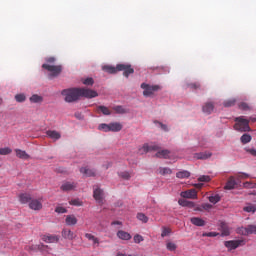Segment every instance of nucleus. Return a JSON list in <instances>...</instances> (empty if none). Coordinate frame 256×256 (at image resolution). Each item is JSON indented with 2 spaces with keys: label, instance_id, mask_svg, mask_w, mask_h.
Here are the masks:
<instances>
[{
  "label": "nucleus",
  "instance_id": "nucleus-14",
  "mask_svg": "<svg viewBox=\"0 0 256 256\" xmlns=\"http://www.w3.org/2000/svg\"><path fill=\"white\" fill-rule=\"evenodd\" d=\"M18 199H19L20 203H22V205H27V203L28 204L31 203V200L33 198L31 197V194H29V193H21V194H19Z\"/></svg>",
  "mask_w": 256,
  "mask_h": 256
},
{
  "label": "nucleus",
  "instance_id": "nucleus-2",
  "mask_svg": "<svg viewBox=\"0 0 256 256\" xmlns=\"http://www.w3.org/2000/svg\"><path fill=\"white\" fill-rule=\"evenodd\" d=\"M236 124L234 125V129L236 131H240V133H246L247 131H251V127H249V120L241 117H237L235 119Z\"/></svg>",
  "mask_w": 256,
  "mask_h": 256
},
{
  "label": "nucleus",
  "instance_id": "nucleus-23",
  "mask_svg": "<svg viewBox=\"0 0 256 256\" xmlns=\"http://www.w3.org/2000/svg\"><path fill=\"white\" fill-rule=\"evenodd\" d=\"M46 135L50 138L53 139L54 141H57L61 139V133L55 131V130H48L46 132Z\"/></svg>",
  "mask_w": 256,
  "mask_h": 256
},
{
  "label": "nucleus",
  "instance_id": "nucleus-32",
  "mask_svg": "<svg viewBox=\"0 0 256 256\" xmlns=\"http://www.w3.org/2000/svg\"><path fill=\"white\" fill-rule=\"evenodd\" d=\"M210 152H199L194 155L195 159H209L211 157Z\"/></svg>",
  "mask_w": 256,
  "mask_h": 256
},
{
  "label": "nucleus",
  "instance_id": "nucleus-60",
  "mask_svg": "<svg viewBox=\"0 0 256 256\" xmlns=\"http://www.w3.org/2000/svg\"><path fill=\"white\" fill-rule=\"evenodd\" d=\"M156 123H158V125L161 127V129L163 131H169V129L167 128V125H165V124H163L161 122H156Z\"/></svg>",
  "mask_w": 256,
  "mask_h": 256
},
{
  "label": "nucleus",
  "instance_id": "nucleus-1",
  "mask_svg": "<svg viewBox=\"0 0 256 256\" xmlns=\"http://www.w3.org/2000/svg\"><path fill=\"white\" fill-rule=\"evenodd\" d=\"M61 95H63L66 103H75V101H79L81 97L79 88L64 89Z\"/></svg>",
  "mask_w": 256,
  "mask_h": 256
},
{
  "label": "nucleus",
  "instance_id": "nucleus-49",
  "mask_svg": "<svg viewBox=\"0 0 256 256\" xmlns=\"http://www.w3.org/2000/svg\"><path fill=\"white\" fill-rule=\"evenodd\" d=\"M248 234L256 235V225H248Z\"/></svg>",
  "mask_w": 256,
  "mask_h": 256
},
{
  "label": "nucleus",
  "instance_id": "nucleus-55",
  "mask_svg": "<svg viewBox=\"0 0 256 256\" xmlns=\"http://www.w3.org/2000/svg\"><path fill=\"white\" fill-rule=\"evenodd\" d=\"M246 153L252 155V157H256V149L255 148H245Z\"/></svg>",
  "mask_w": 256,
  "mask_h": 256
},
{
  "label": "nucleus",
  "instance_id": "nucleus-15",
  "mask_svg": "<svg viewBox=\"0 0 256 256\" xmlns=\"http://www.w3.org/2000/svg\"><path fill=\"white\" fill-rule=\"evenodd\" d=\"M76 187H77V184L75 182H64L61 185L60 189L61 191L67 192V191H73L74 189H76Z\"/></svg>",
  "mask_w": 256,
  "mask_h": 256
},
{
  "label": "nucleus",
  "instance_id": "nucleus-3",
  "mask_svg": "<svg viewBox=\"0 0 256 256\" xmlns=\"http://www.w3.org/2000/svg\"><path fill=\"white\" fill-rule=\"evenodd\" d=\"M42 69L50 73V77H59L63 71L62 65L43 64Z\"/></svg>",
  "mask_w": 256,
  "mask_h": 256
},
{
  "label": "nucleus",
  "instance_id": "nucleus-4",
  "mask_svg": "<svg viewBox=\"0 0 256 256\" xmlns=\"http://www.w3.org/2000/svg\"><path fill=\"white\" fill-rule=\"evenodd\" d=\"M141 89H143V95L144 97H151V95H154L157 93V91H161L160 85H149L147 83L141 84Z\"/></svg>",
  "mask_w": 256,
  "mask_h": 256
},
{
  "label": "nucleus",
  "instance_id": "nucleus-25",
  "mask_svg": "<svg viewBox=\"0 0 256 256\" xmlns=\"http://www.w3.org/2000/svg\"><path fill=\"white\" fill-rule=\"evenodd\" d=\"M171 152L169 150H160L155 154L158 159H168Z\"/></svg>",
  "mask_w": 256,
  "mask_h": 256
},
{
  "label": "nucleus",
  "instance_id": "nucleus-39",
  "mask_svg": "<svg viewBox=\"0 0 256 256\" xmlns=\"http://www.w3.org/2000/svg\"><path fill=\"white\" fill-rule=\"evenodd\" d=\"M97 111H101L103 115H111V110H109L107 106H98Z\"/></svg>",
  "mask_w": 256,
  "mask_h": 256
},
{
  "label": "nucleus",
  "instance_id": "nucleus-11",
  "mask_svg": "<svg viewBox=\"0 0 256 256\" xmlns=\"http://www.w3.org/2000/svg\"><path fill=\"white\" fill-rule=\"evenodd\" d=\"M149 151H159V145L157 144H144L142 148H140V153H149Z\"/></svg>",
  "mask_w": 256,
  "mask_h": 256
},
{
  "label": "nucleus",
  "instance_id": "nucleus-31",
  "mask_svg": "<svg viewBox=\"0 0 256 256\" xmlns=\"http://www.w3.org/2000/svg\"><path fill=\"white\" fill-rule=\"evenodd\" d=\"M243 211H245V213H255V212H256V205H255V204L248 203V204H246V206L243 208Z\"/></svg>",
  "mask_w": 256,
  "mask_h": 256
},
{
  "label": "nucleus",
  "instance_id": "nucleus-21",
  "mask_svg": "<svg viewBox=\"0 0 256 256\" xmlns=\"http://www.w3.org/2000/svg\"><path fill=\"white\" fill-rule=\"evenodd\" d=\"M117 237L122 241H131V235L128 232H125L123 230H119L117 232Z\"/></svg>",
  "mask_w": 256,
  "mask_h": 256
},
{
  "label": "nucleus",
  "instance_id": "nucleus-16",
  "mask_svg": "<svg viewBox=\"0 0 256 256\" xmlns=\"http://www.w3.org/2000/svg\"><path fill=\"white\" fill-rule=\"evenodd\" d=\"M213 109H215V105L212 102H207L202 107V111L203 113H206V115H211L213 113Z\"/></svg>",
  "mask_w": 256,
  "mask_h": 256
},
{
  "label": "nucleus",
  "instance_id": "nucleus-61",
  "mask_svg": "<svg viewBox=\"0 0 256 256\" xmlns=\"http://www.w3.org/2000/svg\"><path fill=\"white\" fill-rule=\"evenodd\" d=\"M55 61H56L55 57H49V58H46V62H48V63H49V65H51V64H53V63H55Z\"/></svg>",
  "mask_w": 256,
  "mask_h": 256
},
{
  "label": "nucleus",
  "instance_id": "nucleus-10",
  "mask_svg": "<svg viewBox=\"0 0 256 256\" xmlns=\"http://www.w3.org/2000/svg\"><path fill=\"white\" fill-rule=\"evenodd\" d=\"M181 197L183 199H197V190L195 189H190L184 192H181Z\"/></svg>",
  "mask_w": 256,
  "mask_h": 256
},
{
  "label": "nucleus",
  "instance_id": "nucleus-35",
  "mask_svg": "<svg viewBox=\"0 0 256 256\" xmlns=\"http://www.w3.org/2000/svg\"><path fill=\"white\" fill-rule=\"evenodd\" d=\"M238 108L241 111H251V106L249 104H247V102H240L238 104Z\"/></svg>",
  "mask_w": 256,
  "mask_h": 256
},
{
  "label": "nucleus",
  "instance_id": "nucleus-20",
  "mask_svg": "<svg viewBox=\"0 0 256 256\" xmlns=\"http://www.w3.org/2000/svg\"><path fill=\"white\" fill-rule=\"evenodd\" d=\"M80 173H82L84 177H95V170L89 169L87 167L80 168Z\"/></svg>",
  "mask_w": 256,
  "mask_h": 256
},
{
  "label": "nucleus",
  "instance_id": "nucleus-6",
  "mask_svg": "<svg viewBox=\"0 0 256 256\" xmlns=\"http://www.w3.org/2000/svg\"><path fill=\"white\" fill-rule=\"evenodd\" d=\"M32 211H41L43 209V198L33 199L28 204Z\"/></svg>",
  "mask_w": 256,
  "mask_h": 256
},
{
  "label": "nucleus",
  "instance_id": "nucleus-37",
  "mask_svg": "<svg viewBox=\"0 0 256 256\" xmlns=\"http://www.w3.org/2000/svg\"><path fill=\"white\" fill-rule=\"evenodd\" d=\"M99 131H104V133H109L111 131L110 124L102 123L98 126Z\"/></svg>",
  "mask_w": 256,
  "mask_h": 256
},
{
  "label": "nucleus",
  "instance_id": "nucleus-52",
  "mask_svg": "<svg viewBox=\"0 0 256 256\" xmlns=\"http://www.w3.org/2000/svg\"><path fill=\"white\" fill-rule=\"evenodd\" d=\"M143 241H145V239L143 238V236H141V235H139V234H136V235L134 236V243H141V242H143Z\"/></svg>",
  "mask_w": 256,
  "mask_h": 256
},
{
  "label": "nucleus",
  "instance_id": "nucleus-57",
  "mask_svg": "<svg viewBox=\"0 0 256 256\" xmlns=\"http://www.w3.org/2000/svg\"><path fill=\"white\" fill-rule=\"evenodd\" d=\"M55 212L56 213H67V208L58 206V207L55 208Z\"/></svg>",
  "mask_w": 256,
  "mask_h": 256
},
{
  "label": "nucleus",
  "instance_id": "nucleus-64",
  "mask_svg": "<svg viewBox=\"0 0 256 256\" xmlns=\"http://www.w3.org/2000/svg\"><path fill=\"white\" fill-rule=\"evenodd\" d=\"M117 256H131V255H127V254H123V253H118Z\"/></svg>",
  "mask_w": 256,
  "mask_h": 256
},
{
  "label": "nucleus",
  "instance_id": "nucleus-5",
  "mask_svg": "<svg viewBox=\"0 0 256 256\" xmlns=\"http://www.w3.org/2000/svg\"><path fill=\"white\" fill-rule=\"evenodd\" d=\"M80 97H86V99H93L95 97H99V93L95 90L87 89V88H79Z\"/></svg>",
  "mask_w": 256,
  "mask_h": 256
},
{
  "label": "nucleus",
  "instance_id": "nucleus-38",
  "mask_svg": "<svg viewBox=\"0 0 256 256\" xmlns=\"http://www.w3.org/2000/svg\"><path fill=\"white\" fill-rule=\"evenodd\" d=\"M209 201L210 203H213V205L219 203V201H221V196H219V194H216L214 196H209Z\"/></svg>",
  "mask_w": 256,
  "mask_h": 256
},
{
  "label": "nucleus",
  "instance_id": "nucleus-62",
  "mask_svg": "<svg viewBox=\"0 0 256 256\" xmlns=\"http://www.w3.org/2000/svg\"><path fill=\"white\" fill-rule=\"evenodd\" d=\"M240 177L241 179H247V177H249V174L242 173Z\"/></svg>",
  "mask_w": 256,
  "mask_h": 256
},
{
  "label": "nucleus",
  "instance_id": "nucleus-28",
  "mask_svg": "<svg viewBox=\"0 0 256 256\" xmlns=\"http://www.w3.org/2000/svg\"><path fill=\"white\" fill-rule=\"evenodd\" d=\"M178 179H189L191 177V172L187 170H182L176 173Z\"/></svg>",
  "mask_w": 256,
  "mask_h": 256
},
{
  "label": "nucleus",
  "instance_id": "nucleus-7",
  "mask_svg": "<svg viewBox=\"0 0 256 256\" xmlns=\"http://www.w3.org/2000/svg\"><path fill=\"white\" fill-rule=\"evenodd\" d=\"M118 70L123 71L124 77H129L135 73V69L131 67V64H118Z\"/></svg>",
  "mask_w": 256,
  "mask_h": 256
},
{
  "label": "nucleus",
  "instance_id": "nucleus-18",
  "mask_svg": "<svg viewBox=\"0 0 256 256\" xmlns=\"http://www.w3.org/2000/svg\"><path fill=\"white\" fill-rule=\"evenodd\" d=\"M105 73H110L111 75H115V73H119L118 64L115 66L105 65L102 67Z\"/></svg>",
  "mask_w": 256,
  "mask_h": 256
},
{
  "label": "nucleus",
  "instance_id": "nucleus-9",
  "mask_svg": "<svg viewBox=\"0 0 256 256\" xmlns=\"http://www.w3.org/2000/svg\"><path fill=\"white\" fill-rule=\"evenodd\" d=\"M93 197L95 201H97V203H103V197H105V194L103 193L101 188H99V186L94 187Z\"/></svg>",
  "mask_w": 256,
  "mask_h": 256
},
{
  "label": "nucleus",
  "instance_id": "nucleus-51",
  "mask_svg": "<svg viewBox=\"0 0 256 256\" xmlns=\"http://www.w3.org/2000/svg\"><path fill=\"white\" fill-rule=\"evenodd\" d=\"M15 99L18 103H23V101H25L26 97L24 96V94H17L15 96Z\"/></svg>",
  "mask_w": 256,
  "mask_h": 256
},
{
  "label": "nucleus",
  "instance_id": "nucleus-47",
  "mask_svg": "<svg viewBox=\"0 0 256 256\" xmlns=\"http://www.w3.org/2000/svg\"><path fill=\"white\" fill-rule=\"evenodd\" d=\"M10 153H12L11 148H0V155H10Z\"/></svg>",
  "mask_w": 256,
  "mask_h": 256
},
{
  "label": "nucleus",
  "instance_id": "nucleus-24",
  "mask_svg": "<svg viewBox=\"0 0 256 256\" xmlns=\"http://www.w3.org/2000/svg\"><path fill=\"white\" fill-rule=\"evenodd\" d=\"M178 205L181 207H189V209H193L195 207V202L185 200V199H180L178 200Z\"/></svg>",
  "mask_w": 256,
  "mask_h": 256
},
{
  "label": "nucleus",
  "instance_id": "nucleus-45",
  "mask_svg": "<svg viewBox=\"0 0 256 256\" xmlns=\"http://www.w3.org/2000/svg\"><path fill=\"white\" fill-rule=\"evenodd\" d=\"M198 181H200L201 183H209V181H211V176L202 175L198 178Z\"/></svg>",
  "mask_w": 256,
  "mask_h": 256
},
{
  "label": "nucleus",
  "instance_id": "nucleus-43",
  "mask_svg": "<svg viewBox=\"0 0 256 256\" xmlns=\"http://www.w3.org/2000/svg\"><path fill=\"white\" fill-rule=\"evenodd\" d=\"M119 177H121V179H125L126 181H129V179H131V173L127 171L120 172Z\"/></svg>",
  "mask_w": 256,
  "mask_h": 256
},
{
  "label": "nucleus",
  "instance_id": "nucleus-19",
  "mask_svg": "<svg viewBox=\"0 0 256 256\" xmlns=\"http://www.w3.org/2000/svg\"><path fill=\"white\" fill-rule=\"evenodd\" d=\"M192 225H195L196 227H205L206 222L205 220L199 218V217H192L190 219Z\"/></svg>",
  "mask_w": 256,
  "mask_h": 256
},
{
  "label": "nucleus",
  "instance_id": "nucleus-44",
  "mask_svg": "<svg viewBox=\"0 0 256 256\" xmlns=\"http://www.w3.org/2000/svg\"><path fill=\"white\" fill-rule=\"evenodd\" d=\"M166 249H168V251H175L177 249V244L173 242H167Z\"/></svg>",
  "mask_w": 256,
  "mask_h": 256
},
{
  "label": "nucleus",
  "instance_id": "nucleus-13",
  "mask_svg": "<svg viewBox=\"0 0 256 256\" xmlns=\"http://www.w3.org/2000/svg\"><path fill=\"white\" fill-rule=\"evenodd\" d=\"M42 241H44V243H59V236L46 234L42 236Z\"/></svg>",
  "mask_w": 256,
  "mask_h": 256
},
{
  "label": "nucleus",
  "instance_id": "nucleus-50",
  "mask_svg": "<svg viewBox=\"0 0 256 256\" xmlns=\"http://www.w3.org/2000/svg\"><path fill=\"white\" fill-rule=\"evenodd\" d=\"M70 205H74L75 207H81L83 205V202L79 199H74L70 201Z\"/></svg>",
  "mask_w": 256,
  "mask_h": 256
},
{
  "label": "nucleus",
  "instance_id": "nucleus-29",
  "mask_svg": "<svg viewBox=\"0 0 256 256\" xmlns=\"http://www.w3.org/2000/svg\"><path fill=\"white\" fill-rule=\"evenodd\" d=\"M235 185H237V182L235 181V178L232 176L229 178L224 189H228V190L235 189Z\"/></svg>",
  "mask_w": 256,
  "mask_h": 256
},
{
  "label": "nucleus",
  "instance_id": "nucleus-12",
  "mask_svg": "<svg viewBox=\"0 0 256 256\" xmlns=\"http://www.w3.org/2000/svg\"><path fill=\"white\" fill-rule=\"evenodd\" d=\"M62 237L63 239H67L68 241H73V239H75L77 236L73 231H71V229L64 228L62 230Z\"/></svg>",
  "mask_w": 256,
  "mask_h": 256
},
{
  "label": "nucleus",
  "instance_id": "nucleus-54",
  "mask_svg": "<svg viewBox=\"0 0 256 256\" xmlns=\"http://www.w3.org/2000/svg\"><path fill=\"white\" fill-rule=\"evenodd\" d=\"M217 235H219L217 232H205L202 234V237H217Z\"/></svg>",
  "mask_w": 256,
  "mask_h": 256
},
{
  "label": "nucleus",
  "instance_id": "nucleus-30",
  "mask_svg": "<svg viewBox=\"0 0 256 256\" xmlns=\"http://www.w3.org/2000/svg\"><path fill=\"white\" fill-rule=\"evenodd\" d=\"M85 237L86 239H88V241H92L93 245L99 246V238H97L95 235L91 233H86Z\"/></svg>",
  "mask_w": 256,
  "mask_h": 256
},
{
  "label": "nucleus",
  "instance_id": "nucleus-53",
  "mask_svg": "<svg viewBox=\"0 0 256 256\" xmlns=\"http://www.w3.org/2000/svg\"><path fill=\"white\" fill-rule=\"evenodd\" d=\"M169 235H171V229L163 228L162 233H161V237H167Z\"/></svg>",
  "mask_w": 256,
  "mask_h": 256
},
{
  "label": "nucleus",
  "instance_id": "nucleus-33",
  "mask_svg": "<svg viewBox=\"0 0 256 256\" xmlns=\"http://www.w3.org/2000/svg\"><path fill=\"white\" fill-rule=\"evenodd\" d=\"M236 233L238 235H244V236H248L249 235V228L247 227H239L236 229Z\"/></svg>",
  "mask_w": 256,
  "mask_h": 256
},
{
  "label": "nucleus",
  "instance_id": "nucleus-17",
  "mask_svg": "<svg viewBox=\"0 0 256 256\" xmlns=\"http://www.w3.org/2000/svg\"><path fill=\"white\" fill-rule=\"evenodd\" d=\"M220 231L223 237H228V235H231V229L229 228V225H227V223L225 222L220 223Z\"/></svg>",
  "mask_w": 256,
  "mask_h": 256
},
{
  "label": "nucleus",
  "instance_id": "nucleus-46",
  "mask_svg": "<svg viewBox=\"0 0 256 256\" xmlns=\"http://www.w3.org/2000/svg\"><path fill=\"white\" fill-rule=\"evenodd\" d=\"M188 87L192 90V91H197V89H201V84L195 82V83H190L188 84Z\"/></svg>",
  "mask_w": 256,
  "mask_h": 256
},
{
  "label": "nucleus",
  "instance_id": "nucleus-59",
  "mask_svg": "<svg viewBox=\"0 0 256 256\" xmlns=\"http://www.w3.org/2000/svg\"><path fill=\"white\" fill-rule=\"evenodd\" d=\"M202 209H204L205 211H209V209H213V205L209 203H204L202 204Z\"/></svg>",
  "mask_w": 256,
  "mask_h": 256
},
{
  "label": "nucleus",
  "instance_id": "nucleus-36",
  "mask_svg": "<svg viewBox=\"0 0 256 256\" xmlns=\"http://www.w3.org/2000/svg\"><path fill=\"white\" fill-rule=\"evenodd\" d=\"M30 101L31 103H43V97L37 94H34L30 97Z\"/></svg>",
  "mask_w": 256,
  "mask_h": 256
},
{
  "label": "nucleus",
  "instance_id": "nucleus-58",
  "mask_svg": "<svg viewBox=\"0 0 256 256\" xmlns=\"http://www.w3.org/2000/svg\"><path fill=\"white\" fill-rule=\"evenodd\" d=\"M93 83H95V81L93 80V78H86V79L83 81V84H84V85H93Z\"/></svg>",
  "mask_w": 256,
  "mask_h": 256
},
{
  "label": "nucleus",
  "instance_id": "nucleus-27",
  "mask_svg": "<svg viewBox=\"0 0 256 256\" xmlns=\"http://www.w3.org/2000/svg\"><path fill=\"white\" fill-rule=\"evenodd\" d=\"M121 129H123V125H121V123L119 122L110 123V131H112L113 133H117L121 131Z\"/></svg>",
  "mask_w": 256,
  "mask_h": 256
},
{
  "label": "nucleus",
  "instance_id": "nucleus-48",
  "mask_svg": "<svg viewBox=\"0 0 256 256\" xmlns=\"http://www.w3.org/2000/svg\"><path fill=\"white\" fill-rule=\"evenodd\" d=\"M114 111H116V113H119L121 115H123L124 113H127V111L125 110V108H123V106H115Z\"/></svg>",
  "mask_w": 256,
  "mask_h": 256
},
{
  "label": "nucleus",
  "instance_id": "nucleus-22",
  "mask_svg": "<svg viewBox=\"0 0 256 256\" xmlns=\"http://www.w3.org/2000/svg\"><path fill=\"white\" fill-rule=\"evenodd\" d=\"M16 153V157H18V159H31V156L29 154H27V152L25 150H21V149H16L15 150Z\"/></svg>",
  "mask_w": 256,
  "mask_h": 256
},
{
  "label": "nucleus",
  "instance_id": "nucleus-41",
  "mask_svg": "<svg viewBox=\"0 0 256 256\" xmlns=\"http://www.w3.org/2000/svg\"><path fill=\"white\" fill-rule=\"evenodd\" d=\"M235 103H237V100L235 98L224 101L223 105L224 107H234Z\"/></svg>",
  "mask_w": 256,
  "mask_h": 256
},
{
  "label": "nucleus",
  "instance_id": "nucleus-34",
  "mask_svg": "<svg viewBox=\"0 0 256 256\" xmlns=\"http://www.w3.org/2000/svg\"><path fill=\"white\" fill-rule=\"evenodd\" d=\"M251 135L250 134H243L240 138L241 143H243V145H247V143H251Z\"/></svg>",
  "mask_w": 256,
  "mask_h": 256
},
{
  "label": "nucleus",
  "instance_id": "nucleus-26",
  "mask_svg": "<svg viewBox=\"0 0 256 256\" xmlns=\"http://www.w3.org/2000/svg\"><path fill=\"white\" fill-rule=\"evenodd\" d=\"M77 217H75V215H67L65 218V223L68 226H73L77 223Z\"/></svg>",
  "mask_w": 256,
  "mask_h": 256
},
{
  "label": "nucleus",
  "instance_id": "nucleus-42",
  "mask_svg": "<svg viewBox=\"0 0 256 256\" xmlns=\"http://www.w3.org/2000/svg\"><path fill=\"white\" fill-rule=\"evenodd\" d=\"M159 173L160 175H171L173 171L171 170V168H159Z\"/></svg>",
  "mask_w": 256,
  "mask_h": 256
},
{
  "label": "nucleus",
  "instance_id": "nucleus-56",
  "mask_svg": "<svg viewBox=\"0 0 256 256\" xmlns=\"http://www.w3.org/2000/svg\"><path fill=\"white\" fill-rule=\"evenodd\" d=\"M36 247H37V249H38L39 251H42V253H43L44 251H47V250L49 249V246L44 245V244H39V245H37Z\"/></svg>",
  "mask_w": 256,
  "mask_h": 256
},
{
  "label": "nucleus",
  "instance_id": "nucleus-40",
  "mask_svg": "<svg viewBox=\"0 0 256 256\" xmlns=\"http://www.w3.org/2000/svg\"><path fill=\"white\" fill-rule=\"evenodd\" d=\"M137 219L139 221H141L142 223H147L149 221V217H147L145 214L143 213H138L137 214Z\"/></svg>",
  "mask_w": 256,
  "mask_h": 256
},
{
  "label": "nucleus",
  "instance_id": "nucleus-8",
  "mask_svg": "<svg viewBox=\"0 0 256 256\" xmlns=\"http://www.w3.org/2000/svg\"><path fill=\"white\" fill-rule=\"evenodd\" d=\"M245 241L244 240H230L224 242L225 247L232 251L233 249H237V247H240V245H244Z\"/></svg>",
  "mask_w": 256,
  "mask_h": 256
},
{
  "label": "nucleus",
  "instance_id": "nucleus-63",
  "mask_svg": "<svg viewBox=\"0 0 256 256\" xmlns=\"http://www.w3.org/2000/svg\"><path fill=\"white\" fill-rule=\"evenodd\" d=\"M251 185H252V184H251L250 182H245V183H244V187H251Z\"/></svg>",
  "mask_w": 256,
  "mask_h": 256
}]
</instances>
